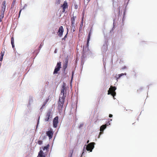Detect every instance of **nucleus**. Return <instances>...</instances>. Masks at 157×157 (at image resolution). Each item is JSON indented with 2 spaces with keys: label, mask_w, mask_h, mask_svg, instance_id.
Returning <instances> with one entry per match:
<instances>
[{
  "label": "nucleus",
  "mask_w": 157,
  "mask_h": 157,
  "mask_svg": "<svg viewBox=\"0 0 157 157\" xmlns=\"http://www.w3.org/2000/svg\"><path fill=\"white\" fill-rule=\"evenodd\" d=\"M116 89L117 88L116 87L111 86L108 91V95L111 94V95L113 96L114 99H115L114 96L116 94V93L115 91Z\"/></svg>",
  "instance_id": "f257e3e1"
},
{
  "label": "nucleus",
  "mask_w": 157,
  "mask_h": 157,
  "mask_svg": "<svg viewBox=\"0 0 157 157\" xmlns=\"http://www.w3.org/2000/svg\"><path fill=\"white\" fill-rule=\"evenodd\" d=\"M66 89L67 88L65 87V84L63 83V85L62 86V88L61 89L60 97L65 98L66 96Z\"/></svg>",
  "instance_id": "f03ea898"
},
{
  "label": "nucleus",
  "mask_w": 157,
  "mask_h": 157,
  "mask_svg": "<svg viewBox=\"0 0 157 157\" xmlns=\"http://www.w3.org/2000/svg\"><path fill=\"white\" fill-rule=\"evenodd\" d=\"M65 98L60 97L58 102V108L61 109L62 108L63 103L65 100Z\"/></svg>",
  "instance_id": "7ed1b4c3"
},
{
  "label": "nucleus",
  "mask_w": 157,
  "mask_h": 157,
  "mask_svg": "<svg viewBox=\"0 0 157 157\" xmlns=\"http://www.w3.org/2000/svg\"><path fill=\"white\" fill-rule=\"evenodd\" d=\"M61 62H58L56 66L53 74L54 75L58 73V72L60 70V69L61 68Z\"/></svg>",
  "instance_id": "20e7f679"
},
{
  "label": "nucleus",
  "mask_w": 157,
  "mask_h": 157,
  "mask_svg": "<svg viewBox=\"0 0 157 157\" xmlns=\"http://www.w3.org/2000/svg\"><path fill=\"white\" fill-rule=\"evenodd\" d=\"M94 144L95 143L94 142H91L88 144L86 146V150L88 151H90L91 152L94 147Z\"/></svg>",
  "instance_id": "39448f33"
},
{
  "label": "nucleus",
  "mask_w": 157,
  "mask_h": 157,
  "mask_svg": "<svg viewBox=\"0 0 157 157\" xmlns=\"http://www.w3.org/2000/svg\"><path fill=\"white\" fill-rule=\"evenodd\" d=\"M46 134L48 136L49 139H51L53 134L52 129L51 128H49L48 131L46 132Z\"/></svg>",
  "instance_id": "423d86ee"
},
{
  "label": "nucleus",
  "mask_w": 157,
  "mask_h": 157,
  "mask_svg": "<svg viewBox=\"0 0 157 157\" xmlns=\"http://www.w3.org/2000/svg\"><path fill=\"white\" fill-rule=\"evenodd\" d=\"M64 31V29L62 26H60L58 30V33L59 36L61 37L62 36Z\"/></svg>",
  "instance_id": "0eeeda50"
},
{
  "label": "nucleus",
  "mask_w": 157,
  "mask_h": 157,
  "mask_svg": "<svg viewBox=\"0 0 157 157\" xmlns=\"http://www.w3.org/2000/svg\"><path fill=\"white\" fill-rule=\"evenodd\" d=\"M6 1L4 0L3 1L2 4L1 9L0 10V11L5 12L6 10Z\"/></svg>",
  "instance_id": "6e6552de"
},
{
  "label": "nucleus",
  "mask_w": 157,
  "mask_h": 157,
  "mask_svg": "<svg viewBox=\"0 0 157 157\" xmlns=\"http://www.w3.org/2000/svg\"><path fill=\"white\" fill-rule=\"evenodd\" d=\"M51 112L50 110L48 111L47 113L46 118H45V121H48L50 118L52 117V116L51 115Z\"/></svg>",
  "instance_id": "1a4fd4ad"
},
{
  "label": "nucleus",
  "mask_w": 157,
  "mask_h": 157,
  "mask_svg": "<svg viewBox=\"0 0 157 157\" xmlns=\"http://www.w3.org/2000/svg\"><path fill=\"white\" fill-rule=\"evenodd\" d=\"M58 119V117L57 116L53 120V126L54 128H56L57 127Z\"/></svg>",
  "instance_id": "9d476101"
},
{
  "label": "nucleus",
  "mask_w": 157,
  "mask_h": 157,
  "mask_svg": "<svg viewBox=\"0 0 157 157\" xmlns=\"http://www.w3.org/2000/svg\"><path fill=\"white\" fill-rule=\"evenodd\" d=\"M63 8L62 12L64 13L65 12V9L67 8L68 7L67 3L66 1H64L63 5L61 6Z\"/></svg>",
  "instance_id": "9b49d317"
},
{
  "label": "nucleus",
  "mask_w": 157,
  "mask_h": 157,
  "mask_svg": "<svg viewBox=\"0 0 157 157\" xmlns=\"http://www.w3.org/2000/svg\"><path fill=\"white\" fill-rule=\"evenodd\" d=\"M106 127V124H105L104 125H103L101 126L100 128V132L99 135L98 136V138H99L100 137V135L103 133V130L104 129H105Z\"/></svg>",
  "instance_id": "f8f14e48"
},
{
  "label": "nucleus",
  "mask_w": 157,
  "mask_h": 157,
  "mask_svg": "<svg viewBox=\"0 0 157 157\" xmlns=\"http://www.w3.org/2000/svg\"><path fill=\"white\" fill-rule=\"evenodd\" d=\"M45 154L43 152L42 150H40L39 152L38 155L37 157H45Z\"/></svg>",
  "instance_id": "ddd939ff"
},
{
  "label": "nucleus",
  "mask_w": 157,
  "mask_h": 157,
  "mask_svg": "<svg viewBox=\"0 0 157 157\" xmlns=\"http://www.w3.org/2000/svg\"><path fill=\"white\" fill-rule=\"evenodd\" d=\"M5 12L0 11V22L2 21V19L4 17Z\"/></svg>",
  "instance_id": "4468645a"
},
{
  "label": "nucleus",
  "mask_w": 157,
  "mask_h": 157,
  "mask_svg": "<svg viewBox=\"0 0 157 157\" xmlns=\"http://www.w3.org/2000/svg\"><path fill=\"white\" fill-rule=\"evenodd\" d=\"M90 35H91V32L90 31L89 33V34L88 36L87 40V47H88L89 46V42L90 39Z\"/></svg>",
  "instance_id": "2eb2a0df"
},
{
  "label": "nucleus",
  "mask_w": 157,
  "mask_h": 157,
  "mask_svg": "<svg viewBox=\"0 0 157 157\" xmlns=\"http://www.w3.org/2000/svg\"><path fill=\"white\" fill-rule=\"evenodd\" d=\"M126 75V73H122L120 74H119L117 76H116V80L117 81L118 79H119L121 76L124 75Z\"/></svg>",
  "instance_id": "dca6fc26"
},
{
  "label": "nucleus",
  "mask_w": 157,
  "mask_h": 157,
  "mask_svg": "<svg viewBox=\"0 0 157 157\" xmlns=\"http://www.w3.org/2000/svg\"><path fill=\"white\" fill-rule=\"evenodd\" d=\"M75 18H76V17H74L73 16V17H71V25H74L75 19Z\"/></svg>",
  "instance_id": "f3484780"
},
{
  "label": "nucleus",
  "mask_w": 157,
  "mask_h": 157,
  "mask_svg": "<svg viewBox=\"0 0 157 157\" xmlns=\"http://www.w3.org/2000/svg\"><path fill=\"white\" fill-rule=\"evenodd\" d=\"M49 144H48L46 146H45L43 148V150L44 151H46L45 152H46L47 151H48L49 149Z\"/></svg>",
  "instance_id": "a211bd4d"
},
{
  "label": "nucleus",
  "mask_w": 157,
  "mask_h": 157,
  "mask_svg": "<svg viewBox=\"0 0 157 157\" xmlns=\"http://www.w3.org/2000/svg\"><path fill=\"white\" fill-rule=\"evenodd\" d=\"M67 63H68V61L67 60L66 61H65V64L63 65V68L64 70H65L66 69V68L67 67Z\"/></svg>",
  "instance_id": "6ab92c4d"
},
{
  "label": "nucleus",
  "mask_w": 157,
  "mask_h": 157,
  "mask_svg": "<svg viewBox=\"0 0 157 157\" xmlns=\"http://www.w3.org/2000/svg\"><path fill=\"white\" fill-rule=\"evenodd\" d=\"M11 44L13 48L14 47V39L13 37H12L11 38Z\"/></svg>",
  "instance_id": "aec40b11"
},
{
  "label": "nucleus",
  "mask_w": 157,
  "mask_h": 157,
  "mask_svg": "<svg viewBox=\"0 0 157 157\" xmlns=\"http://www.w3.org/2000/svg\"><path fill=\"white\" fill-rule=\"evenodd\" d=\"M4 52H1V55L0 57V61H2L3 60V56L4 55Z\"/></svg>",
  "instance_id": "412c9836"
},
{
  "label": "nucleus",
  "mask_w": 157,
  "mask_h": 157,
  "mask_svg": "<svg viewBox=\"0 0 157 157\" xmlns=\"http://www.w3.org/2000/svg\"><path fill=\"white\" fill-rule=\"evenodd\" d=\"M15 2H16V0H13L12 3V5H11V8H12L13 7H14V4H15Z\"/></svg>",
  "instance_id": "4be33fe9"
},
{
  "label": "nucleus",
  "mask_w": 157,
  "mask_h": 157,
  "mask_svg": "<svg viewBox=\"0 0 157 157\" xmlns=\"http://www.w3.org/2000/svg\"><path fill=\"white\" fill-rule=\"evenodd\" d=\"M37 143L39 145H40L42 144L43 141L42 140H39Z\"/></svg>",
  "instance_id": "5701e85b"
},
{
  "label": "nucleus",
  "mask_w": 157,
  "mask_h": 157,
  "mask_svg": "<svg viewBox=\"0 0 157 157\" xmlns=\"http://www.w3.org/2000/svg\"><path fill=\"white\" fill-rule=\"evenodd\" d=\"M71 28L72 29H73V31L74 32L75 31V25H71Z\"/></svg>",
  "instance_id": "b1692460"
},
{
  "label": "nucleus",
  "mask_w": 157,
  "mask_h": 157,
  "mask_svg": "<svg viewBox=\"0 0 157 157\" xmlns=\"http://www.w3.org/2000/svg\"><path fill=\"white\" fill-rule=\"evenodd\" d=\"M67 34H68V32H67V34H66L65 35V36H64V37L63 38H62V40H65V38H66L67 37Z\"/></svg>",
  "instance_id": "393cba45"
},
{
  "label": "nucleus",
  "mask_w": 157,
  "mask_h": 157,
  "mask_svg": "<svg viewBox=\"0 0 157 157\" xmlns=\"http://www.w3.org/2000/svg\"><path fill=\"white\" fill-rule=\"evenodd\" d=\"M43 44H44L43 43H41L40 46L39 47V48H41V47H42V46L43 45Z\"/></svg>",
  "instance_id": "a878e982"
},
{
  "label": "nucleus",
  "mask_w": 157,
  "mask_h": 157,
  "mask_svg": "<svg viewBox=\"0 0 157 157\" xmlns=\"http://www.w3.org/2000/svg\"><path fill=\"white\" fill-rule=\"evenodd\" d=\"M57 3L58 4H59L60 3V0H57Z\"/></svg>",
  "instance_id": "bb28decb"
},
{
  "label": "nucleus",
  "mask_w": 157,
  "mask_h": 157,
  "mask_svg": "<svg viewBox=\"0 0 157 157\" xmlns=\"http://www.w3.org/2000/svg\"><path fill=\"white\" fill-rule=\"evenodd\" d=\"M113 117V115L111 114H109V117Z\"/></svg>",
  "instance_id": "cd10ccee"
},
{
  "label": "nucleus",
  "mask_w": 157,
  "mask_h": 157,
  "mask_svg": "<svg viewBox=\"0 0 157 157\" xmlns=\"http://www.w3.org/2000/svg\"><path fill=\"white\" fill-rule=\"evenodd\" d=\"M46 104V102H45L44 103V105H43L42 106V107H43V106H45V105Z\"/></svg>",
  "instance_id": "c85d7f7f"
},
{
  "label": "nucleus",
  "mask_w": 157,
  "mask_h": 157,
  "mask_svg": "<svg viewBox=\"0 0 157 157\" xmlns=\"http://www.w3.org/2000/svg\"><path fill=\"white\" fill-rule=\"evenodd\" d=\"M128 112H130V113L132 111V110L131 109H129V110H128Z\"/></svg>",
  "instance_id": "c756f323"
},
{
  "label": "nucleus",
  "mask_w": 157,
  "mask_h": 157,
  "mask_svg": "<svg viewBox=\"0 0 157 157\" xmlns=\"http://www.w3.org/2000/svg\"><path fill=\"white\" fill-rule=\"evenodd\" d=\"M21 10H20V11H19V15H20V13H21Z\"/></svg>",
  "instance_id": "7c9ffc66"
},
{
  "label": "nucleus",
  "mask_w": 157,
  "mask_h": 157,
  "mask_svg": "<svg viewBox=\"0 0 157 157\" xmlns=\"http://www.w3.org/2000/svg\"><path fill=\"white\" fill-rule=\"evenodd\" d=\"M83 125V124H82V125L81 124L80 125V127H82Z\"/></svg>",
  "instance_id": "2f4dec72"
},
{
  "label": "nucleus",
  "mask_w": 157,
  "mask_h": 157,
  "mask_svg": "<svg viewBox=\"0 0 157 157\" xmlns=\"http://www.w3.org/2000/svg\"><path fill=\"white\" fill-rule=\"evenodd\" d=\"M89 142V140H88V141L87 142V143H88Z\"/></svg>",
  "instance_id": "473e14b6"
},
{
  "label": "nucleus",
  "mask_w": 157,
  "mask_h": 157,
  "mask_svg": "<svg viewBox=\"0 0 157 157\" xmlns=\"http://www.w3.org/2000/svg\"><path fill=\"white\" fill-rule=\"evenodd\" d=\"M90 0H87L88 2H89Z\"/></svg>",
  "instance_id": "72a5a7b5"
},
{
  "label": "nucleus",
  "mask_w": 157,
  "mask_h": 157,
  "mask_svg": "<svg viewBox=\"0 0 157 157\" xmlns=\"http://www.w3.org/2000/svg\"><path fill=\"white\" fill-rule=\"evenodd\" d=\"M110 120L111 121L112 120V119H110Z\"/></svg>",
  "instance_id": "f704fd0d"
},
{
  "label": "nucleus",
  "mask_w": 157,
  "mask_h": 157,
  "mask_svg": "<svg viewBox=\"0 0 157 157\" xmlns=\"http://www.w3.org/2000/svg\"><path fill=\"white\" fill-rule=\"evenodd\" d=\"M137 91L138 92L139 91V90H137Z\"/></svg>",
  "instance_id": "c9c22d12"
},
{
  "label": "nucleus",
  "mask_w": 157,
  "mask_h": 157,
  "mask_svg": "<svg viewBox=\"0 0 157 157\" xmlns=\"http://www.w3.org/2000/svg\"><path fill=\"white\" fill-rule=\"evenodd\" d=\"M142 89V88H141V89H140V90H141Z\"/></svg>",
  "instance_id": "e433bc0d"
}]
</instances>
